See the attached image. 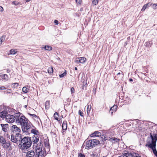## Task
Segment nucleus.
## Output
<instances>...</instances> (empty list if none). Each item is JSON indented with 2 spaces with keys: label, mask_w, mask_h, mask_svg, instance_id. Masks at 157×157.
<instances>
[{
  "label": "nucleus",
  "mask_w": 157,
  "mask_h": 157,
  "mask_svg": "<svg viewBox=\"0 0 157 157\" xmlns=\"http://www.w3.org/2000/svg\"><path fill=\"white\" fill-rule=\"evenodd\" d=\"M157 140V134L150 133V137H148L146 141L145 146L152 149L155 155L157 157V151L156 149V142Z\"/></svg>",
  "instance_id": "1"
},
{
  "label": "nucleus",
  "mask_w": 157,
  "mask_h": 157,
  "mask_svg": "<svg viewBox=\"0 0 157 157\" xmlns=\"http://www.w3.org/2000/svg\"><path fill=\"white\" fill-rule=\"evenodd\" d=\"M32 144L31 137L25 136L23 137L21 144H19L18 146L20 149L24 152L31 147Z\"/></svg>",
  "instance_id": "2"
},
{
  "label": "nucleus",
  "mask_w": 157,
  "mask_h": 157,
  "mask_svg": "<svg viewBox=\"0 0 157 157\" xmlns=\"http://www.w3.org/2000/svg\"><path fill=\"white\" fill-rule=\"evenodd\" d=\"M85 141L84 144H86L85 148L87 149H90L95 147L99 144V141L98 140L93 139L90 140L86 141V144Z\"/></svg>",
  "instance_id": "3"
},
{
  "label": "nucleus",
  "mask_w": 157,
  "mask_h": 157,
  "mask_svg": "<svg viewBox=\"0 0 157 157\" xmlns=\"http://www.w3.org/2000/svg\"><path fill=\"white\" fill-rule=\"evenodd\" d=\"M28 120L25 116H21L20 119L16 121V123L18 124L21 125V127L28 122Z\"/></svg>",
  "instance_id": "4"
},
{
  "label": "nucleus",
  "mask_w": 157,
  "mask_h": 157,
  "mask_svg": "<svg viewBox=\"0 0 157 157\" xmlns=\"http://www.w3.org/2000/svg\"><path fill=\"white\" fill-rule=\"evenodd\" d=\"M22 130L23 132L29 133L32 129L31 125L28 123L21 127Z\"/></svg>",
  "instance_id": "5"
},
{
  "label": "nucleus",
  "mask_w": 157,
  "mask_h": 157,
  "mask_svg": "<svg viewBox=\"0 0 157 157\" xmlns=\"http://www.w3.org/2000/svg\"><path fill=\"white\" fill-rule=\"evenodd\" d=\"M11 130L13 134L16 135H17L20 134L21 130L20 128L18 127L16 125H13L12 126Z\"/></svg>",
  "instance_id": "6"
},
{
  "label": "nucleus",
  "mask_w": 157,
  "mask_h": 157,
  "mask_svg": "<svg viewBox=\"0 0 157 157\" xmlns=\"http://www.w3.org/2000/svg\"><path fill=\"white\" fill-rule=\"evenodd\" d=\"M6 119L9 123H12L15 121L14 117L13 115H8L7 116Z\"/></svg>",
  "instance_id": "7"
},
{
  "label": "nucleus",
  "mask_w": 157,
  "mask_h": 157,
  "mask_svg": "<svg viewBox=\"0 0 157 157\" xmlns=\"http://www.w3.org/2000/svg\"><path fill=\"white\" fill-rule=\"evenodd\" d=\"M43 145L42 144V143L41 142H40L38 144H37L36 146L35 147V150H36V152H40L41 151H42V147Z\"/></svg>",
  "instance_id": "8"
},
{
  "label": "nucleus",
  "mask_w": 157,
  "mask_h": 157,
  "mask_svg": "<svg viewBox=\"0 0 157 157\" xmlns=\"http://www.w3.org/2000/svg\"><path fill=\"white\" fill-rule=\"evenodd\" d=\"M134 152H129L127 151H125L123 154L126 157H133Z\"/></svg>",
  "instance_id": "9"
},
{
  "label": "nucleus",
  "mask_w": 157,
  "mask_h": 157,
  "mask_svg": "<svg viewBox=\"0 0 157 157\" xmlns=\"http://www.w3.org/2000/svg\"><path fill=\"white\" fill-rule=\"evenodd\" d=\"M26 157H35V154L34 151L31 150L28 151L26 155Z\"/></svg>",
  "instance_id": "10"
},
{
  "label": "nucleus",
  "mask_w": 157,
  "mask_h": 157,
  "mask_svg": "<svg viewBox=\"0 0 157 157\" xmlns=\"http://www.w3.org/2000/svg\"><path fill=\"white\" fill-rule=\"evenodd\" d=\"M15 136V139L17 141L21 142V143L22 140H23L22 136L21 134H18L17 135H16Z\"/></svg>",
  "instance_id": "11"
},
{
  "label": "nucleus",
  "mask_w": 157,
  "mask_h": 157,
  "mask_svg": "<svg viewBox=\"0 0 157 157\" xmlns=\"http://www.w3.org/2000/svg\"><path fill=\"white\" fill-rule=\"evenodd\" d=\"M1 126L2 127V129L3 131L5 132H6L9 129V125L8 124H1Z\"/></svg>",
  "instance_id": "12"
},
{
  "label": "nucleus",
  "mask_w": 157,
  "mask_h": 157,
  "mask_svg": "<svg viewBox=\"0 0 157 157\" xmlns=\"http://www.w3.org/2000/svg\"><path fill=\"white\" fill-rule=\"evenodd\" d=\"M7 112L6 111H3L0 113V117L2 118H4L5 117H6L7 116H8Z\"/></svg>",
  "instance_id": "13"
},
{
  "label": "nucleus",
  "mask_w": 157,
  "mask_h": 157,
  "mask_svg": "<svg viewBox=\"0 0 157 157\" xmlns=\"http://www.w3.org/2000/svg\"><path fill=\"white\" fill-rule=\"evenodd\" d=\"M39 140V138L38 136H33L32 138V140H31L32 142L33 143V144H36Z\"/></svg>",
  "instance_id": "14"
},
{
  "label": "nucleus",
  "mask_w": 157,
  "mask_h": 157,
  "mask_svg": "<svg viewBox=\"0 0 157 157\" xmlns=\"http://www.w3.org/2000/svg\"><path fill=\"white\" fill-rule=\"evenodd\" d=\"M36 152L35 157H43V152L42 150L40 151V152L38 151V152Z\"/></svg>",
  "instance_id": "15"
},
{
  "label": "nucleus",
  "mask_w": 157,
  "mask_h": 157,
  "mask_svg": "<svg viewBox=\"0 0 157 157\" xmlns=\"http://www.w3.org/2000/svg\"><path fill=\"white\" fill-rule=\"evenodd\" d=\"M8 78L9 77L6 74L2 75H0V79L7 80L8 79Z\"/></svg>",
  "instance_id": "16"
},
{
  "label": "nucleus",
  "mask_w": 157,
  "mask_h": 157,
  "mask_svg": "<svg viewBox=\"0 0 157 157\" xmlns=\"http://www.w3.org/2000/svg\"><path fill=\"white\" fill-rule=\"evenodd\" d=\"M62 129L64 130H67V123L66 121H64L62 125Z\"/></svg>",
  "instance_id": "17"
},
{
  "label": "nucleus",
  "mask_w": 157,
  "mask_h": 157,
  "mask_svg": "<svg viewBox=\"0 0 157 157\" xmlns=\"http://www.w3.org/2000/svg\"><path fill=\"white\" fill-rule=\"evenodd\" d=\"M10 142H6L5 143H4L2 145V146L4 148H7L9 147L10 145Z\"/></svg>",
  "instance_id": "18"
},
{
  "label": "nucleus",
  "mask_w": 157,
  "mask_h": 157,
  "mask_svg": "<svg viewBox=\"0 0 157 157\" xmlns=\"http://www.w3.org/2000/svg\"><path fill=\"white\" fill-rule=\"evenodd\" d=\"M92 135V136H96L98 137L101 135V133L98 131H95Z\"/></svg>",
  "instance_id": "19"
},
{
  "label": "nucleus",
  "mask_w": 157,
  "mask_h": 157,
  "mask_svg": "<svg viewBox=\"0 0 157 157\" xmlns=\"http://www.w3.org/2000/svg\"><path fill=\"white\" fill-rule=\"evenodd\" d=\"M151 4L150 3H147L144 6H143L141 10L144 11V10L146 8H148L151 6Z\"/></svg>",
  "instance_id": "20"
},
{
  "label": "nucleus",
  "mask_w": 157,
  "mask_h": 157,
  "mask_svg": "<svg viewBox=\"0 0 157 157\" xmlns=\"http://www.w3.org/2000/svg\"><path fill=\"white\" fill-rule=\"evenodd\" d=\"M17 52V49H11L10 51V53L11 54L14 55L16 54Z\"/></svg>",
  "instance_id": "21"
},
{
  "label": "nucleus",
  "mask_w": 157,
  "mask_h": 157,
  "mask_svg": "<svg viewBox=\"0 0 157 157\" xmlns=\"http://www.w3.org/2000/svg\"><path fill=\"white\" fill-rule=\"evenodd\" d=\"M117 106L116 105H114L110 108V111H113V112H115L117 110Z\"/></svg>",
  "instance_id": "22"
},
{
  "label": "nucleus",
  "mask_w": 157,
  "mask_h": 157,
  "mask_svg": "<svg viewBox=\"0 0 157 157\" xmlns=\"http://www.w3.org/2000/svg\"><path fill=\"white\" fill-rule=\"evenodd\" d=\"M78 59H79V61L81 63H84L86 59L84 57H80L78 58Z\"/></svg>",
  "instance_id": "23"
},
{
  "label": "nucleus",
  "mask_w": 157,
  "mask_h": 157,
  "mask_svg": "<svg viewBox=\"0 0 157 157\" xmlns=\"http://www.w3.org/2000/svg\"><path fill=\"white\" fill-rule=\"evenodd\" d=\"M113 139H115L116 140V142H118L120 140L119 139H118L115 137L111 138H110L109 139V140L111 142H112L113 143H114L115 142V141L113 142Z\"/></svg>",
  "instance_id": "24"
},
{
  "label": "nucleus",
  "mask_w": 157,
  "mask_h": 157,
  "mask_svg": "<svg viewBox=\"0 0 157 157\" xmlns=\"http://www.w3.org/2000/svg\"><path fill=\"white\" fill-rule=\"evenodd\" d=\"M30 132L32 133L35 135H37V133H38V131L37 130L35 129H31Z\"/></svg>",
  "instance_id": "25"
},
{
  "label": "nucleus",
  "mask_w": 157,
  "mask_h": 157,
  "mask_svg": "<svg viewBox=\"0 0 157 157\" xmlns=\"http://www.w3.org/2000/svg\"><path fill=\"white\" fill-rule=\"evenodd\" d=\"M6 142L5 139L3 138V136H1L0 137V142L2 143V144H3Z\"/></svg>",
  "instance_id": "26"
},
{
  "label": "nucleus",
  "mask_w": 157,
  "mask_h": 157,
  "mask_svg": "<svg viewBox=\"0 0 157 157\" xmlns=\"http://www.w3.org/2000/svg\"><path fill=\"white\" fill-rule=\"evenodd\" d=\"M14 119L16 120V121L18 120V119H20V114L19 113H17L14 116Z\"/></svg>",
  "instance_id": "27"
},
{
  "label": "nucleus",
  "mask_w": 157,
  "mask_h": 157,
  "mask_svg": "<svg viewBox=\"0 0 157 157\" xmlns=\"http://www.w3.org/2000/svg\"><path fill=\"white\" fill-rule=\"evenodd\" d=\"M22 90L23 92L27 93L28 92L29 89L26 87H24L22 88Z\"/></svg>",
  "instance_id": "28"
},
{
  "label": "nucleus",
  "mask_w": 157,
  "mask_h": 157,
  "mask_svg": "<svg viewBox=\"0 0 157 157\" xmlns=\"http://www.w3.org/2000/svg\"><path fill=\"white\" fill-rule=\"evenodd\" d=\"M48 73L51 74L53 72V67H50L48 68Z\"/></svg>",
  "instance_id": "29"
},
{
  "label": "nucleus",
  "mask_w": 157,
  "mask_h": 157,
  "mask_svg": "<svg viewBox=\"0 0 157 157\" xmlns=\"http://www.w3.org/2000/svg\"><path fill=\"white\" fill-rule=\"evenodd\" d=\"M59 117L58 114L57 112H56L55 113L54 115V117L55 118V119L58 121L59 119L58 118V117Z\"/></svg>",
  "instance_id": "30"
},
{
  "label": "nucleus",
  "mask_w": 157,
  "mask_h": 157,
  "mask_svg": "<svg viewBox=\"0 0 157 157\" xmlns=\"http://www.w3.org/2000/svg\"><path fill=\"white\" fill-rule=\"evenodd\" d=\"M91 109V106L90 105H88L87 108V112L88 115L90 113Z\"/></svg>",
  "instance_id": "31"
},
{
  "label": "nucleus",
  "mask_w": 157,
  "mask_h": 157,
  "mask_svg": "<svg viewBox=\"0 0 157 157\" xmlns=\"http://www.w3.org/2000/svg\"><path fill=\"white\" fill-rule=\"evenodd\" d=\"M45 50H51L52 49V48L50 46H45L44 47Z\"/></svg>",
  "instance_id": "32"
},
{
  "label": "nucleus",
  "mask_w": 157,
  "mask_h": 157,
  "mask_svg": "<svg viewBox=\"0 0 157 157\" xmlns=\"http://www.w3.org/2000/svg\"><path fill=\"white\" fill-rule=\"evenodd\" d=\"M11 141L15 143L17 142V141L15 139V137H14V136H11Z\"/></svg>",
  "instance_id": "33"
},
{
  "label": "nucleus",
  "mask_w": 157,
  "mask_h": 157,
  "mask_svg": "<svg viewBox=\"0 0 157 157\" xmlns=\"http://www.w3.org/2000/svg\"><path fill=\"white\" fill-rule=\"evenodd\" d=\"M67 74L66 71H65L62 74L60 75L59 76L60 78H63Z\"/></svg>",
  "instance_id": "34"
},
{
  "label": "nucleus",
  "mask_w": 157,
  "mask_h": 157,
  "mask_svg": "<svg viewBox=\"0 0 157 157\" xmlns=\"http://www.w3.org/2000/svg\"><path fill=\"white\" fill-rule=\"evenodd\" d=\"M6 38V36H2L1 37V38L0 39V40L1 42V44L2 43V40H4Z\"/></svg>",
  "instance_id": "35"
},
{
  "label": "nucleus",
  "mask_w": 157,
  "mask_h": 157,
  "mask_svg": "<svg viewBox=\"0 0 157 157\" xmlns=\"http://www.w3.org/2000/svg\"><path fill=\"white\" fill-rule=\"evenodd\" d=\"M6 90L4 91V93L5 94H8L10 93L11 90L10 89H6Z\"/></svg>",
  "instance_id": "36"
},
{
  "label": "nucleus",
  "mask_w": 157,
  "mask_h": 157,
  "mask_svg": "<svg viewBox=\"0 0 157 157\" xmlns=\"http://www.w3.org/2000/svg\"><path fill=\"white\" fill-rule=\"evenodd\" d=\"M78 157H85V156L83 154L79 153L78 154Z\"/></svg>",
  "instance_id": "37"
},
{
  "label": "nucleus",
  "mask_w": 157,
  "mask_h": 157,
  "mask_svg": "<svg viewBox=\"0 0 157 157\" xmlns=\"http://www.w3.org/2000/svg\"><path fill=\"white\" fill-rule=\"evenodd\" d=\"M83 84L82 85V89L83 90L84 89V87H85V88H86V86H87V84L86 83H85V84H84V82H83Z\"/></svg>",
  "instance_id": "38"
},
{
  "label": "nucleus",
  "mask_w": 157,
  "mask_h": 157,
  "mask_svg": "<svg viewBox=\"0 0 157 157\" xmlns=\"http://www.w3.org/2000/svg\"><path fill=\"white\" fill-rule=\"evenodd\" d=\"M49 101H46V103H45V108H46L47 107H48V106L49 105Z\"/></svg>",
  "instance_id": "39"
},
{
  "label": "nucleus",
  "mask_w": 157,
  "mask_h": 157,
  "mask_svg": "<svg viewBox=\"0 0 157 157\" xmlns=\"http://www.w3.org/2000/svg\"><path fill=\"white\" fill-rule=\"evenodd\" d=\"M133 157H140L138 154L135 153L134 152Z\"/></svg>",
  "instance_id": "40"
},
{
  "label": "nucleus",
  "mask_w": 157,
  "mask_h": 157,
  "mask_svg": "<svg viewBox=\"0 0 157 157\" xmlns=\"http://www.w3.org/2000/svg\"><path fill=\"white\" fill-rule=\"evenodd\" d=\"M92 3L93 4L95 5H96L98 3V1L97 0H93Z\"/></svg>",
  "instance_id": "41"
},
{
  "label": "nucleus",
  "mask_w": 157,
  "mask_h": 157,
  "mask_svg": "<svg viewBox=\"0 0 157 157\" xmlns=\"http://www.w3.org/2000/svg\"><path fill=\"white\" fill-rule=\"evenodd\" d=\"M83 113L82 112L81 110H79L78 114L79 115H80L82 117H83Z\"/></svg>",
  "instance_id": "42"
},
{
  "label": "nucleus",
  "mask_w": 157,
  "mask_h": 157,
  "mask_svg": "<svg viewBox=\"0 0 157 157\" xmlns=\"http://www.w3.org/2000/svg\"><path fill=\"white\" fill-rule=\"evenodd\" d=\"M44 144L45 147L48 146L49 145V143L47 142H44Z\"/></svg>",
  "instance_id": "43"
},
{
  "label": "nucleus",
  "mask_w": 157,
  "mask_h": 157,
  "mask_svg": "<svg viewBox=\"0 0 157 157\" xmlns=\"http://www.w3.org/2000/svg\"><path fill=\"white\" fill-rule=\"evenodd\" d=\"M76 3L78 5L80 4L81 0H75Z\"/></svg>",
  "instance_id": "44"
},
{
  "label": "nucleus",
  "mask_w": 157,
  "mask_h": 157,
  "mask_svg": "<svg viewBox=\"0 0 157 157\" xmlns=\"http://www.w3.org/2000/svg\"><path fill=\"white\" fill-rule=\"evenodd\" d=\"M28 114L30 116H32L33 117L36 118L37 117L36 115L35 114H31L30 113H28Z\"/></svg>",
  "instance_id": "45"
},
{
  "label": "nucleus",
  "mask_w": 157,
  "mask_h": 157,
  "mask_svg": "<svg viewBox=\"0 0 157 157\" xmlns=\"http://www.w3.org/2000/svg\"><path fill=\"white\" fill-rule=\"evenodd\" d=\"M71 92L72 94L75 92V89L74 87H72L71 88Z\"/></svg>",
  "instance_id": "46"
},
{
  "label": "nucleus",
  "mask_w": 157,
  "mask_h": 157,
  "mask_svg": "<svg viewBox=\"0 0 157 157\" xmlns=\"http://www.w3.org/2000/svg\"><path fill=\"white\" fill-rule=\"evenodd\" d=\"M13 86L15 87H17L18 86V83H15L13 84Z\"/></svg>",
  "instance_id": "47"
},
{
  "label": "nucleus",
  "mask_w": 157,
  "mask_h": 157,
  "mask_svg": "<svg viewBox=\"0 0 157 157\" xmlns=\"http://www.w3.org/2000/svg\"><path fill=\"white\" fill-rule=\"evenodd\" d=\"M12 3L14 5H17L19 4V3L18 2L15 1H13L12 2Z\"/></svg>",
  "instance_id": "48"
},
{
  "label": "nucleus",
  "mask_w": 157,
  "mask_h": 157,
  "mask_svg": "<svg viewBox=\"0 0 157 157\" xmlns=\"http://www.w3.org/2000/svg\"><path fill=\"white\" fill-rule=\"evenodd\" d=\"M3 11V7L2 6H0V11L2 12Z\"/></svg>",
  "instance_id": "49"
},
{
  "label": "nucleus",
  "mask_w": 157,
  "mask_h": 157,
  "mask_svg": "<svg viewBox=\"0 0 157 157\" xmlns=\"http://www.w3.org/2000/svg\"><path fill=\"white\" fill-rule=\"evenodd\" d=\"M54 22L55 23L56 25H58V21L57 20H55Z\"/></svg>",
  "instance_id": "50"
},
{
  "label": "nucleus",
  "mask_w": 157,
  "mask_h": 157,
  "mask_svg": "<svg viewBox=\"0 0 157 157\" xmlns=\"http://www.w3.org/2000/svg\"><path fill=\"white\" fill-rule=\"evenodd\" d=\"M153 6H154V8H155V9L157 8V6L156 4H154L153 5Z\"/></svg>",
  "instance_id": "51"
},
{
  "label": "nucleus",
  "mask_w": 157,
  "mask_h": 157,
  "mask_svg": "<svg viewBox=\"0 0 157 157\" xmlns=\"http://www.w3.org/2000/svg\"><path fill=\"white\" fill-rule=\"evenodd\" d=\"M0 89L1 90H4V89H6L5 87H4V86H2L1 87H0Z\"/></svg>",
  "instance_id": "52"
},
{
  "label": "nucleus",
  "mask_w": 157,
  "mask_h": 157,
  "mask_svg": "<svg viewBox=\"0 0 157 157\" xmlns=\"http://www.w3.org/2000/svg\"><path fill=\"white\" fill-rule=\"evenodd\" d=\"M75 62H76V63H80V61H79V60H75Z\"/></svg>",
  "instance_id": "53"
},
{
  "label": "nucleus",
  "mask_w": 157,
  "mask_h": 157,
  "mask_svg": "<svg viewBox=\"0 0 157 157\" xmlns=\"http://www.w3.org/2000/svg\"><path fill=\"white\" fill-rule=\"evenodd\" d=\"M10 71V69H7L6 72L7 73H9Z\"/></svg>",
  "instance_id": "54"
},
{
  "label": "nucleus",
  "mask_w": 157,
  "mask_h": 157,
  "mask_svg": "<svg viewBox=\"0 0 157 157\" xmlns=\"http://www.w3.org/2000/svg\"><path fill=\"white\" fill-rule=\"evenodd\" d=\"M124 156H125L124 155H122L119 156L118 157H124Z\"/></svg>",
  "instance_id": "55"
},
{
  "label": "nucleus",
  "mask_w": 157,
  "mask_h": 157,
  "mask_svg": "<svg viewBox=\"0 0 157 157\" xmlns=\"http://www.w3.org/2000/svg\"><path fill=\"white\" fill-rule=\"evenodd\" d=\"M129 81H130V82H132V81H133V79H132V78H129Z\"/></svg>",
  "instance_id": "56"
},
{
  "label": "nucleus",
  "mask_w": 157,
  "mask_h": 157,
  "mask_svg": "<svg viewBox=\"0 0 157 157\" xmlns=\"http://www.w3.org/2000/svg\"><path fill=\"white\" fill-rule=\"evenodd\" d=\"M121 75V73L120 72H119L118 73H117V76H118L119 75Z\"/></svg>",
  "instance_id": "57"
},
{
  "label": "nucleus",
  "mask_w": 157,
  "mask_h": 157,
  "mask_svg": "<svg viewBox=\"0 0 157 157\" xmlns=\"http://www.w3.org/2000/svg\"><path fill=\"white\" fill-rule=\"evenodd\" d=\"M127 44V41H126V42H125V43H124V45H126Z\"/></svg>",
  "instance_id": "58"
},
{
  "label": "nucleus",
  "mask_w": 157,
  "mask_h": 157,
  "mask_svg": "<svg viewBox=\"0 0 157 157\" xmlns=\"http://www.w3.org/2000/svg\"><path fill=\"white\" fill-rule=\"evenodd\" d=\"M30 0H26V2H29Z\"/></svg>",
  "instance_id": "59"
},
{
  "label": "nucleus",
  "mask_w": 157,
  "mask_h": 157,
  "mask_svg": "<svg viewBox=\"0 0 157 157\" xmlns=\"http://www.w3.org/2000/svg\"><path fill=\"white\" fill-rule=\"evenodd\" d=\"M113 111H111L110 112H111V115H113Z\"/></svg>",
  "instance_id": "60"
},
{
  "label": "nucleus",
  "mask_w": 157,
  "mask_h": 157,
  "mask_svg": "<svg viewBox=\"0 0 157 157\" xmlns=\"http://www.w3.org/2000/svg\"><path fill=\"white\" fill-rule=\"evenodd\" d=\"M75 70H77V68L76 67H75Z\"/></svg>",
  "instance_id": "61"
},
{
  "label": "nucleus",
  "mask_w": 157,
  "mask_h": 157,
  "mask_svg": "<svg viewBox=\"0 0 157 157\" xmlns=\"http://www.w3.org/2000/svg\"><path fill=\"white\" fill-rule=\"evenodd\" d=\"M113 142L115 141V142H116V140L115 139H113Z\"/></svg>",
  "instance_id": "62"
},
{
  "label": "nucleus",
  "mask_w": 157,
  "mask_h": 157,
  "mask_svg": "<svg viewBox=\"0 0 157 157\" xmlns=\"http://www.w3.org/2000/svg\"><path fill=\"white\" fill-rule=\"evenodd\" d=\"M24 107L25 108H26V107H27V105H25L24 106Z\"/></svg>",
  "instance_id": "63"
},
{
  "label": "nucleus",
  "mask_w": 157,
  "mask_h": 157,
  "mask_svg": "<svg viewBox=\"0 0 157 157\" xmlns=\"http://www.w3.org/2000/svg\"><path fill=\"white\" fill-rule=\"evenodd\" d=\"M4 41V40H2V42Z\"/></svg>",
  "instance_id": "64"
}]
</instances>
